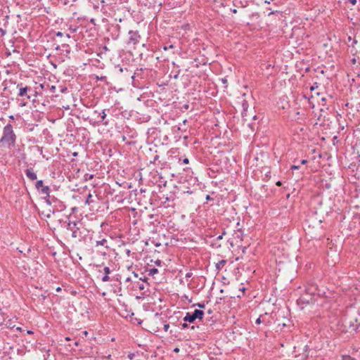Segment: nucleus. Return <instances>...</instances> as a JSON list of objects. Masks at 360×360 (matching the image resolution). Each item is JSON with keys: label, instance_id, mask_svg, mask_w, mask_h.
<instances>
[{"label": "nucleus", "instance_id": "1", "mask_svg": "<svg viewBox=\"0 0 360 360\" xmlns=\"http://www.w3.org/2000/svg\"><path fill=\"white\" fill-rule=\"evenodd\" d=\"M60 224L61 225V228L65 231V234L68 237L70 236L72 238L79 241L82 240L83 238V233L81 231L80 226H79V224L81 225L80 223L71 221L70 220H60Z\"/></svg>", "mask_w": 360, "mask_h": 360}, {"label": "nucleus", "instance_id": "2", "mask_svg": "<svg viewBox=\"0 0 360 360\" xmlns=\"http://www.w3.org/2000/svg\"><path fill=\"white\" fill-rule=\"evenodd\" d=\"M16 140V136L13 131V126L7 124L3 129V136L0 139L1 143H6L8 146H14Z\"/></svg>", "mask_w": 360, "mask_h": 360}, {"label": "nucleus", "instance_id": "3", "mask_svg": "<svg viewBox=\"0 0 360 360\" xmlns=\"http://www.w3.org/2000/svg\"><path fill=\"white\" fill-rule=\"evenodd\" d=\"M35 188L40 194L44 195V198L46 200V203L51 205L52 201L51 199L52 197L49 194L51 191L49 186H44V181L42 180H39L35 184Z\"/></svg>", "mask_w": 360, "mask_h": 360}, {"label": "nucleus", "instance_id": "4", "mask_svg": "<svg viewBox=\"0 0 360 360\" xmlns=\"http://www.w3.org/2000/svg\"><path fill=\"white\" fill-rule=\"evenodd\" d=\"M17 88L19 89L18 96L20 97L26 96L28 99H30L32 96L36 97L38 94L37 90H33L31 87L27 86H23L22 83L18 84Z\"/></svg>", "mask_w": 360, "mask_h": 360}, {"label": "nucleus", "instance_id": "5", "mask_svg": "<svg viewBox=\"0 0 360 360\" xmlns=\"http://www.w3.org/2000/svg\"><path fill=\"white\" fill-rule=\"evenodd\" d=\"M204 312L200 309H195L193 313L187 312L183 320L185 322L193 323L197 319L202 320Z\"/></svg>", "mask_w": 360, "mask_h": 360}, {"label": "nucleus", "instance_id": "6", "mask_svg": "<svg viewBox=\"0 0 360 360\" xmlns=\"http://www.w3.org/2000/svg\"><path fill=\"white\" fill-rule=\"evenodd\" d=\"M344 324L345 327L348 326V328L352 330H357L359 329V327L360 326V324L355 323L357 322L356 318H348L345 317L343 320Z\"/></svg>", "mask_w": 360, "mask_h": 360}, {"label": "nucleus", "instance_id": "7", "mask_svg": "<svg viewBox=\"0 0 360 360\" xmlns=\"http://www.w3.org/2000/svg\"><path fill=\"white\" fill-rule=\"evenodd\" d=\"M129 41L128 44H132L134 45L137 44L141 39V36L138 31L130 30L129 32Z\"/></svg>", "mask_w": 360, "mask_h": 360}, {"label": "nucleus", "instance_id": "8", "mask_svg": "<svg viewBox=\"0 0 360 360\" xmlns=\"http://www.w3.org/2000/svg\"><path fill=\"white\" fill-rule=\"evenodd\" d=\"M25 173L27 177L29 179H30L31 181L36 180L37 178V174L34 172L33 168H32V167L27 168L25 171Z\"/></svg>", "mask_w": 360, "mask_h": 360}, {"label": "nucleus", "instance_id": "9", "mask_svg": "<svg viewBox=\"0 0 360 360\" xmlns=\"http://www.w3.org/2000/svg\"><path fill=\"white\" fill-rule=\"evenodd\" d=\"M52 204H54V207H58L57 210L62 211L65 209V205L60 200H58L55 197H52L51 199Z\"/></svg>", "mask_w": 360, "mask_h": 360}, {"label": "nucleus", "instance_id": "10", "mask_svg": "<svg viewBox=\"0 0 360 360\" xmlns=\"http://www.w3.org/2000/svg\"><path fill=\"white\" fill-rule=\"evenodd\" d=\"M103 272H104V276L101 278V281L103 282L109 281L110 279V277L108 275L112 272V270H110V269L108 266H105L103 268Z\"/></svg>", "mask_w": 360, "mask_h": 360}, {"label": "nucleus", "instance_id": "11", "mask_svg": "<svg viewBox=\"0 0 360 360\" xmlns=\"http://www.w3.org/2000/svg\"><path fill=\"white\" fill-rule=\"evenodd\" d=\"M317 287L316 285H311L307 287L305 290L306 294L309 295H314L316 293Z\"/></svg>", "mask_w": 360, "mask_h": 360}, {"label": "nucleus", "instance_id": "12", "mask_svg": "<svg viewBox=\"0 0 360 360\" xmlns=\"http://www.w3.org/2000/svg\"><path fill=\"white\" fill-rule=\"evenodd\" d=\"M93 202H94V200L93 198V195L89 193L88 195L86 198V200L84 201L85 205H91Z\"/></svg>", "mask_w": 360, "mask_h": 360}, {"label": "nucleus", "instance_id": "13", "mask_svg": "<svg viewBox=\"0 0 360 360\" xmlns=\"http://www.w3.org/2000/svg\"><path fill=\"white\" fill-rule=\"evenodd\" d=\"M226 264V260L225 259H221L220 261H219L217 264H216V269L219 271L221 270L224 266Z\"/></svg>", "mask_w": 360, "mask_h": 360}, {"label": "nucleus", "instance_id": "14", "mask_svg": "<svg viewBox=\"0 0 360 360\" xmlns=\"http://www.w3.org/2000/svg\"><path fill=\"white\" fill-rule=\"evenodd\" d=\"M107 242H108L107 240L103 238L101 240H97L96 243V246L103 245V246H105L106 248H108V247L106 245Z\"/></svg>", "mask_w": 360, "mask_h": 360}, {"label": "nucleus", "instance_id": "15", "mask_svg": "<svg viewBox=\"0 0 360 360\" xmlns=\"http://www.w3.org/2000/svg\"><path fill=\"white\" fill-rule=\"evenodd\" d=\"M100 115H101V121L103 122V124L108 125V121H104L105 117H106V114H105V110H103L101 112Z\"/></svg>", "mask_w": 360, "mask_h": 360}, {"label": "nucleus", "instance_id": "16", "mask_svg": "<svg viewBox=\"0 0 360 360\" xmlns=\"http://www.w3.org/2000/svg\"><path fill=\"white\" fill-rule=\"evenodd\" d=\"M149 276H153L158 273V270L156 268H151L148 270Z\"/></svg>", "mask_w": 360, "mask_h": 360}, {"label": "nucleus", "instance_id": "17", "mask_svg": "<svg viewBox=\"0 0 360 360\" xmlns=\"http://www.w3.org/2000/svg\"><path fill=\"white\" fill-rule=\"evenodd\" d=\"M341 358H342V360H356L355 358L352 357L349 355H342L341 356Z\"/></svg>", "mask_w": 360, "mask_h": 360}, {"label": "nucleus", "instance_id": "18", "mask_svg": "<svg viewBox=\"0 0 360 360\" xmlns=\"http://www.w3.org/2000/svg\"><path fill=\"white\" fill-rule=\"evenodd\" d=\"M242 106L244 111H246L248 108V103L246 101H243L242 103Z\"/></svg>", "mask_w": 360, "mask_h": 360}, {"label": "nucleus", "instance_id": "19", "mask_svg": "<svg viewBox=\"0 0 360 360\" xmlns=\"http://www.w3.org/2000/svg\"><path fill=\"white\" fill-rule=\"evenodd\" d=\"M46 297H47L46 292L42 293V294L39 296V299H40L41 300H44Z\"/></svg>", "mask_w": 360, "mask_h": 360}, {"label": "nucleus", "instance_id": "20", "mask_svg": "<svg viewBox=\"0 0 360 360\" xmlns=\"http://www.w3.org/2000/svg\"><path fill=\"white\" fill-rule=\"evenodd\" d=\"M173 48H174V45H173V44H170V45H169V46H163V49H164L165 51H167V50H168V49H173Z\"/></svg>", "mask_w": 360, "mask_h": 360}, {"label": "nucleus", "instance_id": "21", "mask_svg": "<svg viewBox=\"0 0 360 360\" xmlns=\"http://www.w3.org/2000/svg\"><path fill=\"white\" fill-rule=\"evenodd\" d=\"M138 288L140 290H143L145 288V285L143 283H138Z\"/></svg>", "mask_w": 360, "mask_h": 360}, {"label": "nucleus", "instance_id": "22", "mask_svg": "<svg viewBox=\"0 0 360 360\" xmlns=\"http://www.w3.org/2000/svg\"><path fill=\"white\" fill-rule=\"evenodd\" d=\"M224 234H226V232H225V231H223V233H222L221 235L218 236L216 238V240H221V239L223 238V236H224Z\"/></svg>", "mask_w": 360, "mask_h": 360}, {"label": "nucleus", "instance_id": "23", "mask_svg": "<svg viewBox=\"0 0 360 360\" xmlns=\"http://www.w3.org/2000/svg\"><path fill=\"white\" fill-rule=\"evenodd\" d=\"M96 79L97 80H101V81H105L106 80V77L105 76H101V77H98V76H96Z\"/></svg>", "mask_w": 360, "mask_h": 360}, {"label": "nucleus", "instance_id": "24", "mask_svg": "<svg viewBox=\"0 0 360 360\" xmlns=\"http://www.w3.org/2000/svg\"><path fill=\"white\" fill-rule=\"evenodd\" d=\"M159 159V155H155L153 158V160L150 161L151 163H155Z\"/></svg>", "mask_w": 360, "mask_h": 360}, {"label": "nucleus", "instance_id": "25", "mask_svg": "<svg viewBox=\"0 0 360 360\" xmlns=\"http://www.w3.org/2000/svg\"><path fill=\"white\" fill-rule=\"evenodd\" d=\"M262 316H260L259 317H258L256 321H255V323L256 324H260L262 323Z\"/></svg>", "mask_w": 360, "mask_h": 360}, {"label": "nucleus", "instance_id": "26", "mask_svg": "<svg viewBox=\"0 0 360 360\" xmlns=\"http://www.w3.org/2000/svg\"><path fill=\"white\" fill-rule=\"evenodd\" d=\"M194 305L198 307L199 308H205V304L204 303H197V304H195Z\"/></svg>", "mask_w": 360, "mask_h": 360}, {"label": "nucleus", "instance_id": "27", "mask_svg": "<svg viewBox=\"0 0 360 360\" xmlns=\"http://www.w3.org/2000/svg\"><path fill=\"white\" fill-rule=\"evenodd\" d=\"M135 356V354L134 353H129L127 356V357L130 359V360H132L134 359V357Z\"/></svg>", "mask_w": 360, "mask_h": 360}, {"label": "nucleus", "instance_id": "28", "mask_svg": "<svg viewBox=\"0 0 360 360\" xmlns=\"http://www.w3.org/2000/svg\"><path fill=\"white\" fill-rule=\"evenodd\" d=\"M4 318L2 314L0 313V326L3 324Z\"/></svg>", "mask_w": 360, "mask_h": 360}, {"label": "nucleus", "instance_id": "29", "mask_svg": "<svg viewBox=\"0 0 360 360\" xmlns=\"http://www.w3.org/2000/svg\"><path fill=\"white\" fill-rule=\"evenodd\" d=\"M49 351H47V352H46V354H44L43 355V356H44V360H47V359L49 357Z\"/></svg>", "mask_w": 360, "mask_h": 360}, {"label": "nucleus", "instance_id": "30", "mask_svg": "<svg viewBox=\"0 0 360 360\" xmlns=\"http://www.w3.org/2000/svg\"><path fill=\"white\" fill-rule=\"evenodd\" d=\"M181 329H185L188 327V325L186 323H181Z\"/></svg>", "mask_w": 360, "mask_h": 360}, {"label": "nucleus", "instance_id": "31", "mask_svg": "<svg viewBox=\"0 0 360 360\" xmlns=\"http://www.w3.org/2000/svg\"><path fill=\"white\" fill-rule=\"evenodd\" d=\"M56 37H62L63 36V32H57L56 33Z\"/></svg>", "mask_w": 360, "mask_h": 360}, {"label": "nucleus", "instance_id": "32", "mask_svg": "<svg viewBox=\"0 0 360 360\" xmlns=\"http://www.w3.org/2000/svg\"><path fill=\"white\" fill-rule=\"evenodd\" d=\"M301 300L303 302L309 303V300L306 299L304 296L302 297Z\"/></svg>", "mask_w": 360, "mask_h": 360}, {"label": "nucleus", "instance_id": "33", "mask_svg": "<svg viewBox=\"0 0 360 360\" xmlns=\"http://www.w3.org/2000/svg\"><path fill=\"white\" fill-rule=\"evenodd\" d=\"M0 33L1 34V35H4L6 34V32L4 29L0 28Z\"/></svg>", "mask_w": 360, "mask_h": 360}, {"label": "nucleus", "instance_id": "34", "mask_svg": "<svg viewBox=\"0 0 360 360\" xmlns=\"http://www.w3.org/2000/svg\"><path fill=\"white\" fill-rule=\"evenodd\" d=\"M183 163L184 164H188L189 162V160L188 158H184L183 160H182Z\"/></svg>", "mask_w": 360, "mask_h": 360}, {"label": "nucleus", "instance_id": "35", "mask_svg": "<svg viewBox=\"0 0 360 360\" xmlns=\"http://www.w3.org/2000/svg\"><path fill=\"white\" fill-rule=\"evenodd\" d=\"M169 325L168 323H167V324H165V326H164V330H165V331H167V330L169 329Z\"/></svg>", "mask_w": 360, "mask_h": 360}, {"label": "nucleus", "instance_id": "36", "mask_svg": "<svg viewBox=\"0 0 360 360\" xmlns=\"http://www.w3.org/2000/svg\"><path fill=\"white\" fill-rule=\"evenodd\" d=\"M290 169H291L292 170L297 169H299V166H297V165H292V166H291Z\"/></svg>", "mask_w": 360, "mask_h": 360}, {"label": "nucleus", "instance_id": "37", "mask_svg": "<svg viewBox=\"0 0 360 360\" xmlns=\"http://www.w3.org/2000/svg\"><path fill=\"white\" fill-rule=\"evenodd\" d=\"M353 6L356 5V0H348Z\"/></svg>", "mask_w": 360, "mask_h": 360}, {"label": "nucleus", "instance_id": "38", "mask_svg": "<svg viewBox=\"0 0 360 360\" xmlns=\"http://www.w3.org/2000/svg\"><path fill=\"white\" fill-rule=\"evenodd\" d=\"M221 82L223 84H226L227 83V79L226 78H221Z\"/></svg>", "mask_w": 360, "mask_h": 360}, {"label": "nucleus", "instance_id": "39", "mask_svg": "<svg viewBox=\"0 0 360 360\" xmlns=\"http://www.w3.org/2000/svg\"><path fill=\"white\" fill-rule=\"evenodd\" d=\"M356 58H352V63L354 65V64H356Z\"/></svg>", "mask_w": 360, "mask_h": 360}, {"label": "nucleus", "instance_id": "40", "mask_svg": "<svg viewBox=\"0 0 360 360\" xmlns=\"http://www.w3.org/2000/svg\"><path fill=\"white\" fill-rule=\"evenodd\" d=\"M276 184V186H280L282 185V183H281V181H278Z\"/></svg>", "mask_w": 360, "mask_h": 360}, {"label": "nucleus", "instance_id": "41", "mask_svg": "<svg viewBox=\"0 0 360 360\" xmlns=\"http://www.w3.org/2000/svg\"><path fill=\"white\" fill-rule=\"evenodd\" d=\"M206 200H212V198L209 195H207Z\"/></svg>", "mask_w": 360, "mask_h": 360}, {"label": "nucleus", "instance_id": "42", "mask_svg": "<svg viewBox=\"0 0 360 360\" xmlns=\"http://www.w3.org/2000/svg\"><path fill=\"white\" fill-rule=\"evenodd\" d=\"M130 253H131V251L129 250H126V254L127 255V256H129Z\"/></svg>", "mask_w": 360, "mask_h": 360}, {"label": "nucleus", "instance_id": "43", "mask_svg": "<svg viewBox=\"0 0 360 360\" xmlns=\"http://www.w3.org/2000/svg\"><path fill=\"white\" fill-rule=\"evenodd\" d=\"M174 352L177 353V352H179V349L178 347H176V348L174 349Z\"/></svg>", "mask_w": 360, "mask_h": 360}, {"label": "nucleus", "instance_id": "44", "mask_svg": "<svg viewBox=\"0 0 360 360\" xmlns=\"http://www.w3.org/2000/svg\"><path fill=\"white\" fill-rule=\"evenodd\" d=\"M62 46H63V48H69V45H68V44H62Z\"/></svg>", "mask_w": 360, "mask_h": 360}, {"label": "nucleus", "instance_id": "45", "mask_svg": "<svg viewBox=\"0 0 360 360\" xmlns=\"http://www.w3.org/2000/svg\"><path fill=\"white\" fill-rule=\"evenodd\" d=\"M307 162V161L306 160H302L301 161V163H302V165H304V164H306Z\"/></svg>", "mask_w": 360, "mask_h": 360}, {"label": "nucleus", "instance_id": "46", "mask_svg": "<svg viewBox=\"0 0 360 360\" xmlns=\"http://www.w3.org/2000/svg\"><path fill=\"white\" fill-rule=\"evenodd\" d=\"M39 86H40V88H41V89H43L44 88V86H45V84H41L39 85Z\"/></svg>", "mask_w": 360, "mask_h": 360}, {"label": "nucleus", "instance_id": "47", "mask_svg": "<svg viewBox=\"0 0 360 360\" xmlns=\"http://www.w3.org/2000/svg\"><path fill=\"white\" fill-rule=\"evenodd\" d=\"M125 281L129 282V281H131V278L129 277H128L127 278H126Z\"/></svg>", "mask_w": 360, "mask_h": 360}, {"label": "nucleus", "instance_id": "48", "mask_svg": "<svg viewBox=\"0 0 360 360\" xmlns=\"http://www.w3.org/2000/svg\"><path fill=\"white\" fill-rule=\"evenodd\" d=\"M27 333L28 334H33V332L32 330H27Z\"/></svg>", "mask_w": 360, "mask_h": 360}, {"label": "nucleus", "instance_id": "49", "mask_svg": "<svg viewBox=\"0 0 360 360\" xmlns=\"http://www.w3.org/2000/svg\"><path fill=\"white\" fill-rule=\"evenodd\" d=\"M119 70H120V72H124V69L122 68H120Z\"/></svg>", "mask_w": 360, "mask_h": 360}, {"label": "nucleus", "instance_id": "50", "mask_svg": "<svg viewBox=\"0 0 360 360\" xmlns=\"http://www.w3.org/2000/svg\"><path fill=\"white\" fill-rule=\"evenodd\" d=\"M314 89H315V87H314V86H311V87H310V90H311V91H314Z\"/></svg>", "mask_w": 360, "mask_h": 360}, {"label": "nucleus", "instance_id": "51", "mask_svg": "<svg viewBox=\"0 0 360 360\" xmlns=\"http://www.w3.org/2000/svg\"><path fill=\"white\" fill-rule=\"evenodd\" d=\"M191 276V274L188 273V274L186 275V277H190Z\"/></svg>", "mask_w": 360, "mask_h": 360}, {"label": "nucleus", "instance_id": "52", "mask_svg": "<svg viewBox=\"0 0 360 360\" xmlns=\"http://www.w3.org/2000/svg\"><path fill=\"white\" fill-rule=\"evenodd\" d=\"M56 89L55 86H51V89L53 91Z\"/></svg>", "mask_w": 360, "mask_h": 360}, {"label": "nucleus", "instance_id": "53", "mask_svg": "<svg viewBox=\"0 0 360 360\" xmlns=\"http://www.w3.org/2000/svg\"><path fill=\"white\" fill-rule=\"evenodd\" d=\"M9 118H10L11 120H14V117H13V115H10V116H9Z\"/></svg>", "mask_w": 360, "mask_h": 360}, {"label": "nucleus", "instance_id": "54", "mask_svg": "<svg viewBox=\"0 0 360 360\" xmlns=\"http://www.w3.org/2000/svg\"><path fill=\"white\" fill-rule=\"evenodd\" d=\"M326 101V98H321V101L325 102Z\"/></svg>", "mask_w": 360, "mask_h": 360}, {"label": "nucleus", "instance_id": "55", "mask_svg": "<svg viewBox=\"0 0 360 360\" xmlns=\"http://www.w3.org/2000/svg\"><path fill=\"white\" fill-rule=\"evenodd\" d=\"M240 290L244 292H245V288H240Z\"/></svg>", "mask_w": 360, "mask_h": 360}, {"label": "nucleus", "instance_id": "56", "mask_svg": "<svg viewBox=\"0 0 360 360\" xmlns=\"http://www.w3.org/2000/svg\"><path fill=\"white\" fill-rule=\"evenodd\" d=\"M70 30H72V32H75L76 31V29H75V28L74 29V28H71V27H70Z\"/></svg>", "mask_w": 360, "mask_h": 360}, {"label": "nucleus", "instance_id": "57", "mask_svg": "<svg viewBox=\"0 0 360 360\" xmlns=\"http://www.w3.org/2000/svg\"><path fill=\"white\" fill-rule=\"evenodd\" d=\"M232 12H233V13H237V10H236V9H233V10L232 11Z\"/></svg>", "mask_w": 360, "mask_h": 360}, {"label": "nucleus", "instance_id": "58", "mask_svg": "<svg viewBox=\"0 0 360 360\" xmlns=\"http://www.w3.org/2000/svg\"><path fill=\"white\" fill-rule=\"evenodd\" d=\"M66 37H67V38H68V39H70L71 37H70V35L69 34H66Z\"/></svg>", "mask_w": 360, "mask_h": 360}, {"label": "nucleus", "instance_id": "59", "mask_svg": "<svg viewBox=\"0 0 360 360\" xmlns=\"http://www.w3.org/2000/svg\"><path fill=\"white\" fill-rule=\"evenodd\" d=\"M125 139H126L125 136H122V140H123V141H125Z\"/></svg>", "mask_w": 360, "mask_h": 360}, {"label": "nucleus", "instance_id": "60", "mask_svg": "<svg viewBox=\"0 0 360 360\" xmlns=\"http://www.w3.org/2000/svg\"><path fill=\"white\" fill-rule=\"evenodd\" d=\"M246 248H244L243 250V252L245 253Z\"/></svg>", "mask_w": 360, "mask_h": 360}, {"label": "nucleus", "instance_id": "61", "mask_svg": "<svg viewBox=\"0 0 360 360\" xmlns=\"http://www.w3.org/2000/svg\"><path fill=\"white\" fill-rule=\"evenodd\" d=\"M215 245H216L217 248L221 247V245H217L216 243H215Z\"/></svg>", "mask_w": 360, "mask_h": 360}, {"label": "nucleus", "instance_id": "62", "mask_svg": "<svg viewBox=\"0 0 360 360\" xmlns=\"http://www.w3.org/2000/svg\"><path fill=\"white\" fill-rule=\"evenodd\" d=\"M60 290H61L60 288L58 287L56 290L60 291Z\"/></svg>", "mask_w": 360, "mask_h": 360}, {"label": "nucleus", "instance_id": "63", "mask_svg": "<svg viewBox=\"0 0 360 360\" xmlns=\"http://www.w3.org/2000/svg\"><path fill=\"white\" fill-rule=\"evenodd\" d=\"M134 275L135 277H136V278L138 277V275L134 273Z\"/></svg>", "mask_w": 360, "mask_h": 360}, {"label": "nucleus", "instance_id": "64", "mask_svg": "<svg viewBox=\"0 0 360 360\" xmlns=\"http://www.w3.org/2000/svg\"><path fill=\"white\" fill-rule=\"evenodd\" d=\"M141 192H145V189L141 188Z\"/></svg>", "mask_w": 360, "mask_h": 360}]
</instances>
